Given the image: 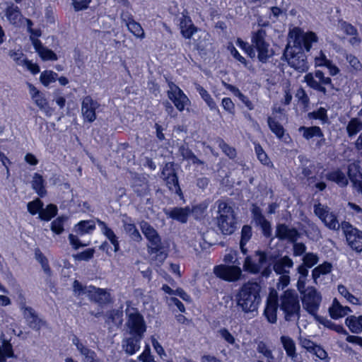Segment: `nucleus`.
Listing matches in <instances>:
<instances>
[{
	"label": "nucleus",
	"instance_id": "f257e3e1",
	"mask_svg": "<svg viewBox=\"0 0 362 362\" xmlns=\"http://www.w3.org/2000/svg\"><path fill=\"white\" fill-rule=\"evenodd\" d=\"M236 301L245 313L257 310L260 303L259 288L257 284H245L236 295Z\"/></svg>",
	"mask_w": 362,
	"mask_h": 362
},
{
	"label": "nucleus",
	"instance_id": "f03ea898",
	"mask_svg": "<svg viewBox=\"0 0 362 362\" xmlns=\"http://www.w3.org/2000/svg\"><path fill=\"white\" fill-rule=\"evenodd\" d=\"M142 232L148 239V253L153 264L160 266L167 258V250L162 245L160 238L154 228H141Z\"/></svg>",
	"mask_w": 362,
	"mask_h": 362
},
{
	"label": "nucleus",
	"instance_id": "7ed1b4c3",
	"mask_svg": "<svg viewBox=\"0 0 362 362\" xmlns=\"http://www.w3.org/2000/svg\"><path fill=\"white\" fill-rule=\"evenodd\" d=\"M245 272L251 274L261 273L263 276L267 277L271 273V262L265 252L257 250L255 255L247 256L243 264Z\"/></svg>",
	"mask_w": 362,
	"mask_h": 362
},
{
	"label": "nucleus",
	"instance_id": "20e7f679",
	"mask_svg": "<svg viewBox=\"0 0 362 362\" xmlns=\"http://www.w3.org/2000/svg\"><path fill=\"white\" fill-rule=\"evenodd\" d=\"M280 309L286 321L297 320L300 317V304L296 291L288 290L281 296Z\"/></svg>",
	"mask_w": 362,
	"mask_h": 362
},
{
	"label": "nucleus",
	"instance_id": "39448f33",
	"mask_svg": "<svg viewBox=\"0 0 362 362\" xmlns=\"http://www.w3.org/2000/svg\"><path fill=\"white\" fill-rule=\"evenodd\" d=\"M127 332L129 335H136L144 337L146 332L147 326L144 320V316L139 313L136 308H129L126 310Z\"/></svg>",
	"mask_w": 362,
	"mask_h": 362
},
{
	"label": "nucleus",
	"instance_id": "423d86ee",
	"mask_svg": "<svg viewBox=\"0 0 362 362\" xmlns=\"http://www.w3.org/2000/svg\"><path fill=\"white\" fill-rule=\"evenodd\" d=\"M214 209H217L214 218L216 220L218 226H234L236 224V216L232 206H230L226 200L218 199L214 206Z\"/></svg>",
	"mask_w": 362,
	"mask_h": 362
},
{
	"label": "nucleus",
	"instance_id": "0eeeda50",
	"mask_svg": "<svg viewBox=\"0 0 362 362\" xmlns=\"http://www.w3.org/2000/svg\"><path fill=\"white\" fill-rule=\"evenodd\" d=\"M304 81L307 85L315 90L322 93L324 95H328V90L337 89L332 83V79L329 77H325L322 71L317 70L315 74H308L304 77Z\"/></svg>",
	"mask_w": 362,
	"mask_h": 362
},
{
	"label": "nucleus",
	"instance_id": "6e6552de",
	"mask_svg": "<svg viewBox=\"0 0 362 362\" xmlns=\"http://www.w3.org/2000/svg\"><path fill=\"white\" fill-rule=\"evenodd\" d=\"M267 33L263 29H259L252 36V47L258 52L257 58L262 63H266L274 54L273 50L266 40Z\"/></svg>",
	"mask_w": 362,
	"mask_h": 362
},
{
	"label": "nucleus",
	"instance_id": "1a4fd4ad",
	"mask_svg": "<svg viewBox=\"0 0 362 362\" xmlns=\"http://www.w3.org/2000/svg\"><path fill=\"white\" fill-rule=\"evenodd\" d=\"M301 300L303 309L313 316L315 320L316 317L320 316L317 312L321 304L322 296L314 287H308L305 290Z\"/></svg>",
	"mask_w": 362,
	"mask_h": 362
},
{
	"label": "nucleus",
	"instance_id": "9d476101",
	"mask_svg": "<svg viewBox=\"0 0 362 362\" xmlns=\"http://www.w3.org/2000/svg\"><path fill=\"white\" fill-rule=\"evenodd\" d=\"M276 234L281 240H286L294 243V256H300L305 252L306 247L303 243H295L299 236L298 232L296 230V228H276Z\"/></svg>",
	"mask_w": 362,
	"mask_h": 362
},
{
	"label": "nucleus",
	"instance_id": "9b49d317",
	"mask_svg": "<svg viewBox=\"0 0 362 362\" xmlns=\"http://www.w3.org/2000/svg\"><path fill=\"white\" fill-rule=\"evenodd\" d=\"M291 37H294L293 44L294 47H299L301 49H305L309 52L312 47L313 42H317L318 37L317 35L310 31L308 33H303L298 28H295L289 33Z\"/></svg>",
	"mask_w": 362,
	"mask_h": 362
},
{
	"label": "nucleus",
	"instance_id": "f8f14e48",
	"mask_svg": "<svg viewBox=\"0 0 362 362\" xmlns=\"http://www.w3.org/2000/svg\"><path fill=\"white\" fill-rule=\"evenodd\" d=\"M288 63L291 67L300 73L307 71L309 68L303 49L299 47H294V45L291 47Z\"/></svg>",
	"mask_w": 362,
	"mask_h": 362
},
{
	"label": "nucleus",
	"instance_id": "ddd939ff",
	"mask_svg": "<svg viewBox=\"0 0 362 362\" xmlns=\"http://www.w3.org/2000/svg\"><path fill=\"white\" fill-rule=\"evenodd\" d=\"M168 88L167 91L168 98L173 103L179 111H183L185 107L190 104L188 97L173 82L168 83Z\"/></svg>",
	"mask_w": 362,
	"mask_h": 362
},
{
	"label": "nucleus",
	"instance_id": "4468645a",
	"mask_svg": "<svg viewBox=\"0 0 362 362\" xmlns=\"http://www.w3.org/2000/svg\"><path fill=\"white\" fill-rule=\"evenodd\" d=\"M214 273L217 277L225 281H235L240 279L242 271L238 266L221 264L214 268Z\"/></svg>",
	"mask_w": 362,
	"mask_h": 362
},
{
	"label": "nucleus",
	"instance_id": "2eb2a0df",
	"mask_svg": "<svg viewBox=\"0 0 362 362\" xmlns=\"http://www.w3.org/2000/svg\"><path fill=\"white\" fill-rule=\"evenodd\" d=\"M100 104L94 100L91 96L87 95L83 98L81 103V113L86 122H93L96 119L95 110Z\"/></svg>",
	"mask_w": 362,
	"mask_h": 362
},
{
	"label": "nucleus",
	"instance_id": "dca6fc26",
	"mask_svg": "<svg viewBox=\"0 0 362 362\" xmlns=\"http://www.w3.org/2000/svg\"><path fill=\"white\" fill-rule=\"evenodd\" d=\"M314 213L318 216L326 226H340L336 214L330 211L328 206L318 203L314 206Z\"/></svg>",
	"mask_w": 362,
	"mask_h": 362
},
{
	"label": "nucleus",
	"instance_id": "f3484780",
	"mask_svg": "<svg viewBox=\"0 0 362 362\" xmlns=\"http://www.w3.org/2000/svg\"><path fill=\"white\" fill-rule=\"evenodd\" d=\"M349 229V228H346ZM346 239L349 245L357 252L362 251V231L357 228H350L344 230Z\"/></svg>",
	"mask_w": 362,
	"mask_h": 362
},
{
	"label": "nucleus",
	"instance_id": "a211bd4d",
	"mask_svg": "<svg viewBox=\"0 0 362 362\" xmlns=\"http://www.w3.org/2000/svg\"><path fill=\"white\" fill-rule=\"evenodd\" d=\"M177 20L181 33L185 38L190 39L197 31V28L194 25L190 17L184 13L177 16Z\"/></svg>",
	"mask_w": 362,
	"mask_h": 362
},
{
	"label": "nucleus",
	"instance_id": "6ab92c4d",
	"mask_svg": "<svg viewBox=\"0 0 362 362\" xmlns=\"http://www.w3.org/2000/svg\"><path fill=\"white\" fill-rule=\"evenodd\" d=\"M71 341L76 346L77 350L83 357L84 362H100L95 352L90 349L75 335L73 336Z\"/></svg>",
	"mask_w": 362,
	"mask_h": 362
},
{
	"label": "nucleus",
	"instance_id": "aec40b11",
	"mask_svg": "<svg viewBox=\"0 0 362 362\" xmlns=\"http://www.w3.org/2000/svg\"><path fill=\"white\" fill-rule=\"evenodd\" d=\"M165 215L181 224H185L187 222L188 217L190 215L189 206L185 207H173L165 210Z\"/></svg>",
	"mask_w": 362,
	"mask_h": 362
},
{
	"label": "nucleus",
	"instance_id": "412c9836",
	"mask_svg": "<svg viewBox=\"0 0 362 362\" xmlns=\"http://www.w3.org/2000/svg\"><path fill=\"white\" fill-rule=\"evenodd\" d=\"M143 338L144 337L136 335H130L128 337H125L122 341L123 350L128 355H134L140 349L141 341Z\"/></svg>",
	"mask_w": 362,
	"mask_h": 362
},
{
	"label": "nucleus",
	"instance_id": "4be33fe9",
	"mask_svg": "<svg viewBox=\"0 0 362 362\" xmlns=\"http://www.w3.org/2000/svg\"><path fill=\"white\" fill-rule=\"evenodd\" d=\"M5 16L10 24L15 27H19L21 24L23 16L19 8L13 4H11L5 9Z\"/></svg>",
	"mask_w": 362,
	"mask_h": 362
},
{
	"label": "nucleus",
	"instance_id": "5701e85b",
	"mask_svg": "<svg viewBox=\"0 0 362 362\" xmlns=\"http://www.w3.org/2000/svg\"><path fill=\"white\" fill-rule=\"evenodd\" d=\"M351 312V310L349 307L343 306L337 298L333 300L332 305L329 308V315L334 320L344 317Z\"/></svg>",
	"mask_w": 362,
	"mask_h": 362
},
{
	"label": "nucleus",
	"instance_id": "b1692460",
	"mask_svg": "<svg viewBox=\"0 0 362 362\" xmlns=\"http://www.w3.org/2000/svg\"><path fill=\"white\" fill-rule=\"evenodd\" d=\"M293 266V260L288 256H284L274 262L273 269L276 274H290Z\"/></svg>",
	"mask_w": 362,
	"mask_h": 362
},
{
	"label": "nucleus",
	"instance_id": "393cba45",
	"mask_svg": "<svg viewBox=\"0 0 362 362\" xmlns=\"http://www.w3.org/2000/svg\"><path fill=\"white\" fill-rule=\"evenodd\" d=\"M132 187L139 197H144L149 194L148 181L145 177H135L133 178Z\"/></svg>",
	"mask_w": 362,
	"mask_h": 362
},
{
	"label": "nucleus",
	"instance_id": "a878e982",
	"mask_svg": "<svg viewBox=\"0 0 362 362\" xmlns=\"http://www.w3.org/2000/svg\"><path fill=\"white\" fill-rule=\"evenodd\" d=\"M206 232H203L202 238L204 242L210 245H215L216 242L212 241L211 237L221 232L223 235H229L234 232L233 228H206Z\"/></svg>",
	"mask_w": 362,
	"mask_h": 362
},
{
	"label": "nucleus",
	"instance_id": "bb28decb",
	"mask_svg": "<svg viewBox=\"0 0 362 362\" xmlns=\"http://www.w3.org/2000/svg\"><path fill=\"white\" fill-rule=\"evenodd\" d=\"M348 177L352 183L354 189L362 195V173L355 168L354 170L351 165L348 168Z\"/></svg>",
	"mask_w": 362,
	"mask_h": 362
},
{
	"label": "nucleus",
	"instance_id": "cd10ccee",
	"mask_svg": "<svg viewBox=\"0 0 362 362\" xmlns=\"http://www.w3.org/2000/svg\"><path fill=\"white\" fill-rule=\"evenodd\" d=\"M281 342L286 351V355L292 360L296 361L297 354L294 341L288 336H282L281 337Z\"/></svg>",
	"mask_w": 362,
	"mask_h": 362
},
{
	"label": "nucleus",
	"instance_id": "c85d7f7f",
	"mask_svg": "<svg viewBox=\"0 0 362 362\" xmlns=\"http://www.w3.org/2000/svg\"><path fill=\"white\" fill-rule=\"evenodd\" d=\"M298 132L303 134V136L306 140H310L313 137H323L322 129L317 126L305 127L302 126L298 128Z\"/></svg>",
	"mask_w": 362,
	"mask_h": 362
},
{
	"label": "nucleus",
	"instance_id": "c756f323",
	"mask_svg": "<svg viewBox=\"0 0 362 362\" xmlns=\"http://www.w3.org/2000/svg\"><path fill=\"white\" fill-rule=\"evenodd\" d=\"M315 320L319 324L323 325L324 327L329 329L334 330L339 334H342L344 335L348 334V332L344 328L342 325H337L332 322L330 320L327 319V317L319 316L316 317V319Z\"/></svg>",
	"mask_w": 362,
	"mask_h": 362
},
{
	"label": "nucleus",
	"instance_id": "7c9ffc66",
	"mask_svg": "<svg viewBox=\"0 0 362 362\" xmlns=\"http://www.w3.org/2000/svg\"><path fill=\"white\" fill-rule=\"evenodd\" d=\"M94 289H90L88 296L92 300L98 303H104L108 301L110 295L103 288H96L93 286Z\"/></svg>",
	"mask_w": 362,
	"mask_h": 362
},
{
	"label": "nucleus",
	"instance_id": "2f4dec72",
	"mask_svg": "<svg viewBox=\"0 0 362 362\" xmlns=\"http://www.w3.org/2000/svg\"><path fill=\"white\" fill-rule=\"evenodd\" d=\"M277 301L276 299L269 298L264 310V315L270 323L276 322Z\"/></svg>",
	"mask_w": 362,
	"mask_h": 362
},
{
	"label": "nucleus",
	"instance_id": "473e14b6",
	"mask_svg": "<svg viewBox=\"0 0 362 362\" xmlns=\"http://www.w3.org/2000/svg\"><path fill=\"white\" fill-rule=\"evenodd\" d=\"M346 325L349 330L354 334L362 332V315L358 317L351 315L346 319Z\"/></svg>",
	"mask_w": 362,
	"mask_h": 362
},
{
	"label": "nucleus",
	"instance_id": "72a5a7b5",
	"mask_svg": "<svg viewBox=\"0 0 362 362\" xmlns=\"http://www.w3.org/2000/svg\"><path fill=\"white\" fill-rule=\"evenodd\" d=\"M32 188L41 197L46 195L47 191L45 187V180L42 176L38 173H35L31 182Z\"/></svg>",
	"mask_w": 362,
	"mask_h": 362
},
{
	"label": "nucleus",
	"instance_id": "f704fd0d",
	"mask_svg": "<svg viewBox=\"0 0 362 362\" xmlns=\"http://www.w3.org/2000/svg\"><path fill=\"white\" fill-rule=\"evenodd\" d=\"M218 336L226 343L228 346H232L238 349L239 345L235 336L226 327L220 328L217 331Z\"/></svg>",
	"mask_w": 362,
	"mask_h": 362
},
{
	"label": "nucleus",
	"instance_id": "c9c22d12",
	"mask_svg": "<svg viewBox=\"0 0 362 362\" xmlns=\"http://www.w3.org/2000/svg\"><path fill=\"white\" fill-rule=\"evenodd\" d=\"M195 88L211 110L218 111V107L209 92L201 85L195 83Z\"/></svg>",
	"mask_w": 362,
	"mask_h": 362
},
{
	"label": "nucleus",
	"instance_id": "e433bc0d",
	"mask_svg": "<svg viewBox=\"0 0 362 362\" xmlns=\"http://www.w3.org/2000/svg\"><path fill=\"white\" fill-rule=\"evenodd\" d=\"M327 180L336 182L339 187H346L349 182L345 174L340 170H334L327 175Z\"/></svg>",
	"mask_w": 362,
	"mask_h": 362
},
{
	"label": "nucleus",
	"instance_id": "4c0bfd02",
	"mask_svg": "<svg viewBox=\"0 0 362 362\" xmlns=\"http://www.w3.org/2000/svg\"><path fill=\"white\" fill-rule=\"evenodd\" d=\"M209 204L210 200L205 199L199 204L192 206V208L189 207L190 214H192L195 219H201L204 217Z\"/></svg>",
	"mask_w": 362,
	"mask_h": 362
},
{
	"label": "nucleus",
	"instance_id": "58836bf2",
	"mask_svg": "<svg viewBox=\"0 0 362 362\" xmlns=\"http://www.w3.org/2000/svg\"><path fill=\"white\" fill-rule=\"evenodd\" d=\"M251 212L253 219L258 226H271L269 222L265 218L261 209L255 204H252Z\"/></svg>",
	"mask_w": 362,
	"mask_h": 362
},
{
	"label": "nucleus",
	"instance_id": "ea45409f",
	"mask_svg": "<svg viewBox=\"0 0 362 362\" xmlns=\"http://www.w3.org/2000/svg\"><path fill=\"white\" fill-rule=\"evenodd\" d=\"M57 206L53 204H49L47 205L45 208L43 206L41 209L40 212L39 218L42 221H50L53 217H54L57 214Z\"/></svg>",
	"mask_w": 362,
	"mask_h": 362
},
{
	"label": "nucleus",
	"instance_id": "a19ab883",
	"mask_svg": "<svg viewBox=\"0 0 362 362\" xmlns=\"http://www.w3.org/2000/svg\"><path fill=\"white\" fill-rule=\"evenodd\" d=\"M166 185L172 192H175L177 194H181L182 191L179 185L178 177L173 171L168 175L165 177Z\"/></svg>",
	"mask_w": 362,
	"mask_h": 362
},
{
	"label": "nucleus",
	"instance_id": "79ce46f5",
	"mask_svg": "<svg viewBox=\"0 0 362 362\" xmlns=\"http://www.w3.org/2000/svg\"><path fill=\"white\" fill-rule=\"evenodd\" d=\"M257 351L264 357L267 362H274V356L272 354V351L263 341H260L257 344ZM257 362L264 361L262 359H258Z\"/></svg>",
	"mask_w": 362,
	"mask_h": 362
},
{
	"label": "nucleus",
	"instance_id": "37998d69",
	"mask_svg": "<svg viewBox=\"0 0 362 362\" xmlns=\"http://www.w3.org/2000/svg\"><path fill=\"white\" fill-rule=\"evenodd\" d=\"M362 129V122L358 118H352L346 126L349 137L356 135Z\"/></svg>",
	"mask_w": 362,
	"mask_h": 362
},
{
	"label": "nucleus",
	"instance_id": "c03bdc74",
	"mask_svg": "<svg viewBox=\"0 0 362 362\" xmlns=\"http://www.w3.org/2000/svg\"><path fill=\"white\" fill-rule=\"evenodd\" d=\"M216 144L223 153L230 159H234L237 156L236 149L226 144L223 139L217 138Z\"/></svg>",
	"mask_w": 362,
	"mask_h": 362
},
{
	"label": "nucleus",
	"instance_id": "a18cd8bd",
	"mask_svg": "<svg viewBox=\"0 0 362 362\" xmlns=\"http://www.w3.org/2000/svg\"><path fill=\"white\" fill-rule=\"evenodd\" d=\"M267 123L270 130L279 139H281L284 134L283 126L272 117H268Z\"/></svg>",
	"mask_w": 362,
	"mask_h": 362
},
{
	"label": "nucleus",
	"instance_id": "49530a36",
	"mask_svg": "<svg viewBox=\"0 0 362 362\" xmlns=\"http://www.w3.org/2000/svg\"><path fill=\"white\" fill-rule=\"evenodd\" d=\"M332 269V265L329 262H324L322 264H320L317 267H315L313 272L312 275L313 278L315 281L317 280L321 275L327 274L331 272Z\"/></svg>",
	"mask_w": 362,
	"mask_h": 362
},
{
	"label": "nucleus",
	"instance_id": "de8ad7c7",
	"mask_svg": "<svg viewBox=\"0 0 362 362\" xmlns=\"http://www.w3.org/2000/svg\"><path fill=\"white\" fill-rule=\"evenodd\" d=\"M126 27L127 28V30L136 38L142 40L145 37L144 30L139 23L133 21L130 23H128Z\"/></svg>",
	"mask_w": 362,
	"mask_h": 362
},
{
	"label": "nucleus",
	"instance_id": "09e8293b",
	"mask_svg": "<svg viewBox=\"0 0 362 362\" xmlns=\"http://www.w3.org/2000/svg\"><path fill=\"white\" fill-rule=\"evenodd\" d=\"M13 355L11 344L4 340L2 344L0 345V362H6L7 358H11Z\"/></svg>",
	"mask_w": 362,
	"mask_h": 362
},
{
	"label": "nucleus",
	"instance_id": "8fccbe9b",
	"mask_svg": "<svg viewBox=\"0 0 362 362\" xmlns=\"http://www.w3.org/2000/svg\"><path fill=\"white\" fill-rule=\"evenodd\" d=\"M36 105L42 111L45 112L47 116H51L53 110L49 106V104L45 98L44 95L41 93L40 96H37L33 99Z\"/></svg>",
	"mask_w": 362,
	"mask_h": 362
},
{
	"label": "nucleus",
	"instance_id": "3c124183",
	"mask_svg": "<svg viewBox=\"0 0 362 362\" xmlns=\"http://www.w3.org/2000/svg\"><path fill=\"white\" fill-rule=\"evenodd\" d=\"M252 235V228H242L240 247L241 252L244 255H246L247 252V250L245 247V245L247 243V242L250 240Z\"/></svg>",
	"mask_w": 362,
	"mask_h": 362
},
{
	"label": "nucleus",
	"instance_id": "603ef678",
	"mask_svg": "<svg viewBox=\"0 0 362 362\" xmlns=\"http://www.w3.org/2000/svg\"><path fill=\"white\" fill-rule=\"evenodd\" d=\"M35 257L36 260L41 264L42 268L45 273L47 274H50L51 269L49 266V262L47 258L42 254L41 250L39 248H36L35 250Z\"/></svg>",
	"mask_w": 362,
	"mask_h": 362
},
{
	"label": "nucleus",
	"instance_id": "864d4df0",
	"mask_svg": "<svg viewBox=\"0 0 362 362\" xmlns=\"http://www.w3.org/2000/svg\"><path fill=\"white\" fill-rule=\"evenodd\" d=\"M58 74L53 71H42L40 76V82L45 86H48L51 83L57 79Z\"/></svg>",
	"mask_w": 362,
	"mask_h": 362
},
{
	"label": "nucleus",
	"instance_id": "5fc2aeb1",
	"mask_svg": "<svg viewBox=\"0 0 362 362\" xmlns=\"http://www.w3.org/2000/svg\"><path fill=\"white\" fill-rule=\"evenodd\" d=\"M338 291L339 293L346 300L349 302L351 304L354 305H358L359 304V300L358 298L354 296L353 294H351L346 287L344 285H339L338 286Z\"/></svg>",
	"mask_w": 362,
	"mask_h": 362
},
{
	"label": "nucleus",
	"instance_id": "6e6d98bb",
	"mask_svg": "<svg viewBox=\"0 0 362 362\" xmlns=\"http://www.w3.org/2000/svg\"><path fill=\"white\" fill-rule=\"evenodd\" d=\"M228 88L235 94V95L238 97V98L245 104V105L250 110L254 109V105L249 100V98L247 96L243 94L238 88L232 85H229Z\"/></svg>",
	"mask_w": 362,
	"mask_h": 362
},
{
	"label": "nucleus",
	"instance_id": "4d7b16f0",
	"mask_svg": "<svg viewBox=\"0 0 362 362\" xmlns=\"http://www.w3.org/2000/svg\"><path fill=\"white\" fill-rule=\"evenodd\" d=\"M74 294L77 296L86 295L88 296L90 289H94L93 286H84L78 281L75 280L73 284Z\"/></svg>",
	"mask_w": 362,
	"mask_h": 362
},
{
	"label": "nucleus",
	"instance_id": "13d9d810",
	"mask_svg": "<svg viewBox=\"0 0 362 362\" xmlns=\"http://www.w3.org/2000/svg\"><path fill=\"white\" fill-rule=\"evenodd\" d=\"M308 117L310 119H320L324 123L328 120L327 110L325 107H320L317 111L309 112Z\"/></svg>",
	"mask_w": 362,
	"mask_h": 362
},
{
	"label": "nucleus",
	"instance_id": "bf43d9fd",
	"mask_svg": "<svg viewBox=\"0 0 362 362\" xmlns=\"http://www.w3.org/2000/svg\"><path fill=\"white\" fill-rule=\"evenodd\" d=\"M103 233L105 235L107 238L109 240L110 243L113 245V250L115 252H117L119 250V243L117 241V238L115 234V233L112 231L111 228H103Z\"/></svg>",
	"mask_w": 362,
	"mask_h": 362
},
{
	"label": "nucleus",
	"instance_id": "052dcab7",
	"mask_svg": "<svg viewBox=\"0 0 362 362\" xmlns=\"http://www.w3.org/2000/svg\"><path fill=\"white\" fill-rule=\"evenodd\" d=\"M295 97L298 99V101L303 106L305 109L308 107L310 105V98L303 88H300L297 90L295 94Z\"/></svg>",
	"mask_w": 362,
	"mask_h": 362
},
{
	"label": "nucleus",
	"instance_id": "680f3d73",
	"mask_svg": "<svg viewBox=\"0 0 362 362\" xmlns=\"http://www.w3.org/2000/svg\"><path fill=\"white\" fill-rule=\"evenodd\" d=\"M255 152L258 160L264 165L272 166V163L269 160L267 154L264 152L262 147L258 144L255 146Z\"/></svg>",
	"mask_w": 362,
	"mask_h": 362
},
{
	"label": "nucleus",
	"instance_id": "e2e57ef3",
	"mask_svg": "<svg viewBox=\"0 0 362 362\" xmlns=\"http://www.w3.org/2000/svg\"><path fill=\"white\" fill-rule=\"evenodd\" d=\"M44 204L40 199H36L33 202H30L28 203L27 207L28 211L32 214L35 215L38 214L40 216V212L41 211L42 207Z\"/></svg>",
	"mask_w": 362,
	"mask_h": 362
},
{
	"label": "nucleus",
	"instance_id": "0e129e2a",
	"mask_svg": "<svg viewBox=\"0 0 362 362\" xmlns=\"http://www.w3.org/2000/svg\"><path fill=\"white\" fill-rule=\"evenodd\" d=\"M230 54L231 55L236 59L238 60V62H240L242 64L244 65V66L248 70H252L253 71L254 70V68L252 66V64L247 62L245 57H243V56H241L240 54V53L238 52V51L235 49V47H232V48L230 49Z\"/></svg>",
	"mask_w": 362,
	"mask_h": 362
},
{
	"label": "nucleus",
	"instance_id": "69168bd1",
	"mask_svg": "<svg viewBox=\"0 0 362 362\" xmlns=\"http://www.w3.org/2000/svg\"><path fill=\"white\" fill-rule=\"evenodd\" d=\"M94 252V249L88 248L83 252L74 255L73 257L78 261H88L93 257Z\"/></svg>",
	"mask_w": 362,
	"mask_h": 362
},
{
	"label": "nucleus",
	"instance_id": "338daca9",
	"mask_svg": "<svg viewBox=\"0 0 362 362\" xmlns=\"http://www.w3.org/2000/svg\"><path fill=\"white\" fill-rule=\"evenodd\" d=\"M303 264L308 267V268H310L315 265L318 262V257L317 255L309 252L304 255L303 258Z\"/></svg>",
	"mask_w": 362,
	"mask_h": 362
},
{
	"label": "nucleus",
	"instance_id": "774afa93",
	"mask_svg": "<svg viewBox=\"0 0 362 362\" xmlns=\"http://www.w3.org/2000/svg\"><path fill=\"white\" fill-rule=\"evenodd\" d=\"M43 60H52L55 61L57 59V54L51 49L47 47L41 48L38 53Z\"/></svg>",
	"mask_w": 362,
	"mask_h": 362
}]
</instances>
